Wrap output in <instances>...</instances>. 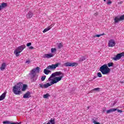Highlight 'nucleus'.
<instances>
[{"instance_id":"1","label":"nucleus","mask_w":124,"mask_h":124,"mask_svg":"<svg viewBox=\"0 0 124 124\" xmlns=\"http://www.w3.org/2000/svg\"><path fill=\"white\" fill-rule=\"evenodd\" d=\"M39 69L40 68L39 67H37L34 69H33L29 74V76L30 78L31 82L33 83V82H35L36 80H37V76H36V73L35 71H37V72H39Z\"/></svg>"},{"instance_id":"2","label":"nucleus","mask_w":124,"mask_h":124,"mask_svg":"<svg viewBox=\"0 0 124 124\" xmlns=\"http://www.w3.org/2000/svg\"><path fill=\"white\" fill-rule=\"evenodd\" d=\"M22 88H23V83L19 82L13 87V92L15 94L19 95L21 94Z\"/></svg>"},{"instance_id":"3","label":"nucleus","mask_w":124,"mask_h":124,"mask_svg":"<svg viewBox=\"0 0 124 124\" xmlns=\"http://www.w3.org/2000/svg\"><path fill=\"white\" fill-rule=\"evenodd\" d=\"M100 71L102 73L103 75H106L110 72V68L108 67L107 64H104L100 67Z\"/></svg>"},{"instance_id":"4","label":"nucleus","mask_w":124,"mask_h":124,"mask_svg":"<svg viewBox=\"0 0 124 124\" xmlns=\"http://www.w3.org/2000/svg\"><path fill=\"white\" fill-rule=\"evenodd\" d=\"M25 48H26V46L25 45L18 46L17 49H16L14 52L16 57H19V54L21 52H23V50Z\"/></svg>"},{"instance_id":"5","label":"nucleus","mask_w":124,"mask_h":124,"mask_svg":"<svg viewBox=\"0 0 124 124\" xmlns=\"http://www.w3.org/2000/svg\"><path fill=\"white\" fill-rule=\"evenodd\" d=\"M63 77V76H60L58 77H55L53 79H51V82H50V86L51 85H54V84H57L58 82H60L61 80H62V78Z\"/></svg>"},{"instance_id":"6","label":"nucleus","mask_w":124,"mask_h":124,"mask_svg":"<svg viewBox=\"0 0 124 124\" xmlns=\"http://www.w3.org/2000/svg\"><path fill=\"white\" fill-rule=\"evenodd\" d=\"M62 75V76H63V74L62 73V72H56L51 74V76L48 78V81H51L52 80V78H54V77H56V76H60V75Z\"/></svg>"},{"instance_id":"7","label":"nucleus","mask_w":124,"mask_h":124,"mask_svg":"<svg viewBox=\"0 0 124 124\" xmlns=\"http://www.w3.org/2000/svg\"><path fill=\"white\" fill-rule=\"evenodd\" d=\"M122 57H124V52L117 54L115 57L112 58V60L114 61H118V60H121Z\"/></svg>"},{"instance_id":"8","label":"nucleus","mask_w":124,"mask_h":124,"mask_svg":"<svg viewBox=\"0 0 124 124\" xmlns=\"http://www.w3.org/2000/svg\"><path fill=\"white\" fill-rule=\"evenodd\" d=\"M64 65L66 67L72 66V67H73L74 66H77L78 64L77 62L71 63L69 62H67L64 64Z\"/></svg>"},{"instance_id":"9","label":"nucleus","mask_w":124,"mask_h":124,"mask_svg":"<svg viewBox=\"0 0 124 124\" xmlns=\"http://www.w3.org/2000/svg\"><path fill=\"white\" fill-rule=\"evenodd\" d=\"M116 44L115 40L114 39H111L108 42V47H114Z\"/></svg>"},{"instance_id":"10","label":"nucleus","mask_w":124,"mask_h":124,"mask_svg":"<svg viewBox=\"0 0 124 124\" xmlns=\"http://www.w3.org/2000/svg\"><path fill=\"white\" fill-rule=\"evenodd\" d=\"M33 16V13L31 11H30L27 14H26V18L27 19H31L32 18Z\"/></svg>"},{"instance_id":"11","label":"nucleus","mask_w":124,"mask_h":124,"mask_svg":"<svg viewBox=\"0 0 124 124\" xmlns=\"http://www.w3.org/2000/svg\"><path fill=\"white\" fill-rule=\"evenodd\" d=\"M39 86H40V88H41L42 89H44V88H45V89H47V88H48V87H50L51 85L50 84V83H47L46 84H40Z\"/></svg>"},{"instance_id":"12","label":"nucleus","mask_w":124,"mask_h":124,"mask_svg":"<svg viewBox=\"0 0 124 124\" xmlns=\"http://www.w3.org/2000/svg\"><path fill=\"white\" fill-rule=\"evenodd\" d=\"M30 97H31V92L29 91L23 95V98H30Z\"/></svg>"},{"instance_id":"13","label":"nucleus","mask_w":124,"mask_h":124,"mask_svg":"<svg viewBox=\"0 0 124 124\" xmlns=\"http://www.w3.org/2000/svg\"><path fill=\"white\" fill-rule=\"evenodd\" d=\"M52 57H54V55H53L52 53L45 54L44 56V58L45 59H50V58H52Z\"/></svg>"},{"instance_id":"14","label":"nucleus","mask_w":124,"mask_h":124,"mask_svg":"<svg viewBox=\"0 0 124 124\" xmlns=\"http://www.w3.org/2000/svg\"><path fill=\"white\" fill-rule=\"evenodd\" d=\"M7 6V3L4 2L1 3V5H0V11L3 9V8H5Z\"/></svg>"},{"instance_id":"15","label":"nucleus","mask_w":124,"mask_h":124,"mask_svg":"<svg viewBox=\"0 0 124 124\" xmlns=\"http://www.w3.org/2000/svg\"><path fill=\"white\" fill-rule=\"evenodd\" d=\"M3 124H19V123H13L12 122L8 121H5L2 122Z\"/></svg>"},{"instance_id":"16","label":"nucleus","mask_w":124,"mask_h":124,"mask_svg":"<svg viewBox=\"0 0 124 124\" xmlns=\"http://www.w3.org/2000/svg\"><path fill=\"white\" fill-rule=\"evenodd\" d=\"M6 96V93H3L0 96V101L1 100H3L4 98H5V96Z\"/></svg>"},{"instance_id":"17","label":"nucleus","mask_w":124,"mask_h":124,"mask_svg":"<svg viewBox=\"0 0 124 124\" xmlns=\"http://www.w3.org/2000/svg\"><path fill=\"white\" fill-rule=\"evenodd\" d=\"M115 111H117V108H111L107 110V114H110V113H112V112H115Z\"/></svg>"},{"instance_id":"18","label":"nucleus","mask_w":124,"mask_h":124,"mask_svg":"<svg viewBox=\"0 0 124 124\" xmlns=\"http://www.w3.org/2000/svg\"><path fill=\"white\" fill-rule=\"evenodd\" d=\"M5 67H6V63H5V62H3L1 64V67H0V70H1V71H3V70H4V69L5 68Z\"/></svg>"},{"instance_id":"19","label":"nucleus","mask_w":124,"mask_h":124,"mask_svg":"<svg viewBox=\"0 0 124 124\" xmlns=\"http://www.w3.org/2000/svg\"><path fill=\"white\" fill-rule=\"evenodd\" d=\"M85 60H87V57L86 56H81L79 60V62H84V61H85Z\"/></svg>"},{"instance_id":"20","label":"nucleus","mask_w":124,"mask_h":124,"mask_svg":"<svg viewBox=\"0 0 124 124\" xmlns=\"http://www.w3.org/2000/svg\"><path fill=\"white\" fill-rule=\"evenodd\" d=\"M28 87V85H27V84H23L22 85V90L21 91L22 92H25V91H26V90H27V88Z\"/></svg>"},{"instance_id":"21","label":"nucleus","mask_w":124,"mask_h":124,"mask_svg":"<svg viewBox=\"0 0 124 124\" xmlns=\"http://www.w3.org/2000/svg\"><path fill=\"white\" fill-rule=\"evenodd\" d=\"M48 69H47L46 68V69H45L44 70V73H45V74H46V75H48V74H49V73L51 72V71L48 70Z\"/></svg>"},{"instance_id":"22","label":"nucleus","mask_w":124,"mask_h":124,"mask_svg":"<svg viewBox=\"0 0 124 124\" xmlns=\"http://www.w3.org/2000/svg\"><path fill=\"white\" fill-rule=\"evenodd\" d=\"M58 49H62L63 47V44L62 43H60L57 44Z\"/></svg>"},{"instance_id":"23","label":"nucleus","mask_w":124,"mask_h":124,"mask_svg":"<svg viewBox=\"0 0 124 124\" xmlns=\"http://www.w3.org/2000/svg\"><path fill=\"white\" fill-rule=\"evenodd\" d=\"M46 69H55L54 64H52L51 65L48 66L46 67Z\"/></svg>"},{"instance_id":"24","label":"nucleus","mask_w":124,"mask_h":124,"mask_svg":"<svg viewBox=\"0 0 124 124\" xmlns=\"http://www.w3.org/2000/svg\"><path fill=\"white\" fill-rule=\"evenodd\" d=\"M48 123H50L51 124H56V123L55 122V118H51Z\"/></svg>"},{"instance_id":"25","label":"nucleus","mask_w":124,"mask_h":124,"mask_svg":"<svg viewBox=\"0 0 124 124\" xmlns=\"http://www.w3.org/2000/svg\"><path fill=\"white\" fill-rule=\"evenodd\" d=\"M61 64H62L61 62H58L54 64V68L56 69V68H57V67H59V65H61Z\"/></svg>"},{"instance_id":"26","label":"nucleus","mask_w":124,"mask_h":124,"mask_svg":"<svg viewBox=\"0 0 124 124\" xmlns=\"http://www.w3.org/2000/svg\"><path fill=\"white\" fill-rule=\"evenodd\" d=\"M50 28H49V27H48L47 28L45 29L43 31V32L45 33L46 32V31H50Z\"/></svg>"},{"instance_id":"27","label":"nucleus","mask_w":124,"mask_h":124,"mask_svg":"<svg viewBox=\"0 0 124 124\" xmlns=\"http://www.w3.org/2000/svg\"><path fill=\"white\" fill-rule=\"evenodd\" d=\"M49 96H50L49 93H46L43 95L44 98H48V97H49Z\"/></svg>"},{"instance_id":"28","label":"nucleus","mask_w":124,"mask_h":124,"mask_svg":"<svg viewBox=\"0 0 124 124\" xmlns=\"http://www.w3.org/2000/svg\"><path fill=\"white\" fill-rule=\"evenodd\" d=\"M51 53H56L57 52V49L56 48H51Z\"/></svg>"},{"instance_id":"29","label":"nucleus","mask_w":124,"mask_h":124,"mask_svg":"<svg viewBox=\"0 0 124 124\" xmlns=\"http://www.w3.org/2000/svg\"><path fill=\"white\" fill-rule=\"evenodd\" d=\"M92 91H95V92H99L100 91V88H94Z\"/></svg>"},{"instance_id":"30","label":"nucleus","mask_w":124,"mask_h":124,"mask_svg":"<svg viewBox=\"0 0 124 124\" xmlns=\"http://www.w3.org/2000/svg\"><path fill=\"white\" fill-rule=\"evenodd\" d=\"M41 80L42 81H44L45 80V79H46V76H43L41 77Z\"/></svg>"},{"instance_id":"31","label":"nucleus","mask_w":124,"mask_h":124,"mask_svg":"<svg viewBox=\"0 0 124 124\" xmlns=\"http://www.w3.org/2000/svg\"><path fill=\"white\" fill-rule=\"evenodd\" d=\"M97 75L98 77H99L100 78H101V77H102V75L101 74V73H100V72L97 73Z\"/></svg>"},{"instance_id":"32","label":"nucleus","mask_w":124,"mask_h":124,"mask_svg":"<svg viewBox=\"0 0 124 124\" xmlns=\"http://www.w3.org/2000/svg\"><path fill=\"white\" fill-rule=\"evenodd\" d=\"M108 67H111V66H113V62H109L108 64Z\"/></svg>"},{"instance_id":"33","label":"nucleus","mask_w":124,"mask_h":124,"mask_svg":"<svg viewBox=\"0 0 124 124\" xmlns=\"http://www.w3.org/2000/svg\"><path fill=\"white\" fill-rule=\"evenodd\" d=\"M101 36V34H96L95 35L93 36L94 38H95V37H100Z\"/></svg>"},{"instance_id":"34","label":"nucleus","mask_w":124,"mask_h":124,"mask_svg":"<svg viewBox=\"0 0 124 124\" xmlns=\"http://www.w3.org/2000/svg\"><path fill=\"white\" fill-rule=\"evenodd\" d=\"M111 3H112V1L110 0H108L107 4H108V5H110Z\"/></svg>"},{"instance_id":"35","label":"nucleus","mask_w":124,"mask_h":124,"mask_svg":"<svg viewBox=\"0 0 124 124\" xmlns=\"http://www.w3.org/2000/svg\"><path fill=\"white\" fill-rule=\"evenodd\" d=\"M54 24H52L51 25L48 26V28L51 30V28H53V27H54Z\"/></svg>"},{"instance_id":"36","label":"nucleus","mask_w":124,"mask_h":124,"mask_svg":"<svg viewBox=\"0 0 124 124\" xmlns=\"http://www.w3.org/2000/svg\"><path fill=\"white\" fill-rule=\"evenodd\" d=\"M117 110L118 113H123V110H122V109H118L117 108Z\"/></svg>"},{"instance_id":"37","label":"nucleus","mask_w":124,"mask_h":124,"mask_svg":"<svg viewBox=\"0 0 124 124\" xmlns=\"http://www.w3.org/2000/svg\"><path fill=\"white\" fill-rule=\"evenodd\" d=\"M31 45V43H28L27 44V47H30Z\"/></svg>"},{"instance_id":"38","label":"nucleus","mask_w":124,"mask_h":124,"mask_svg":"<svg viewBox=\"0 0 124 124\" xmlns=\"http://www.w3.org/2000/svg\"><path fill=\"white\" fill-rule=\"evenodd\" d=\"M30 62H31V61H30V60L26 61V63H28V64H30Z\"/></svg>"},{"instance_id":"39","label":"nucleus","mask_w":124,"mask_h":124,"mask_svg":"<svg viewBox=\"0 0 124 124\" xmlns=\"http://www.w3.org/2000/svg\"><path fill=\"white\" fill-rule=\"evenodd\" d=\"M98 15V13L97 12H96L94 14V16H97Z\"/></svg>"},{"instance_id":"40","label":"nucleus","mask_w":124,"mask_h":124,"mask_svg":"<svg viewBox=\"0 0 124 124\" xmlns=\"http://www.w3.org/2000/svg\"><path fill=\"white\" fill-rule=\"evenodd\" d=\"M29 49H30V50H32V49H33V46H30V47H29Z\"/></svg>"},{"instance_id":"41","label":"nucleus","mask_w":124,"mask_h":124,"mask_svg":"<svg viewBox=\"0 0 124 124\" xmlns=\"http://www.w3.org/2000/svg\"><path fill=\"white\" fill-rule=\"evenodd\" d=\"M106 111V108H103V113H105Z\"/></svg>"},{"instance_id":"42","label":"nucleus","mask_w":124,"mask_h":124,"mask_svg":"<svg viewBox=\"0 0 124 124\" xmlns=\"http://www.w3.org/2000/svg\"><path fill=\"white\" fill-rule=\"evenodd\" d=\"M115 104H116V103H114L113 104H111V106L113 107L115 105Z\"/></svg>"},{"instance_id":"43","label":"nucleus","mask_w":124,"mask_h":124,"mask_svg":"<svg viewBox=\"0 0 124 124\" xmlns=\"http://www.w3.org/2000/svg\"><path fill=\"white\" fill-rule=\"evenodd\" d=\"M102 35H105V34L104 33L101 34V36H102Z\"/></svg>"},{"instance_id":"44","label":"nucleus","mask_w":124,"mask_h":124,"mask_svg":"<svg viewBox=\"0 0 124 124\" xmlns=\"http://www.w3.org/2000/svg\"><path fill=\"white\" fill-rule=\"evenodd\" d=\"M94 79H96V76H94L93 78V79L94 80Z\"/></svg>"},{"instance_id":"45","label":"nucleus","mask_w":124,"mask_h":124,"mask_svg":"<svg viewBox=\"0 0 124 124\" xmlns=\"http://www.w3.org/2000/svg\"><path fill=\"white\" fill-rule=\"evenodd\" d=\"M87 108L88 109H90V107H88Z\"/></svg>"},{"instance_id":"46","label":"nucleus","mask_w":124,"mask_h":124,"mask_svg":"<svg viewBox=\"0 0 124 124\" xmlns=\"http://www.w3.org/2000/svg\"><path fill=\"white\" fill-rule=\"evenodd\" d=\"M104 0V1H106V0Z\"/></svg>"}]
</instances>
